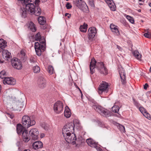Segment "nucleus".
<instances>
[{"instance_id": "obj_1", "label": "nucleus", "mask_w": 151, "mask_h": 151, "mask_svg": "<svg viewBox=\"0 0 151 151\" xmlns=\"http://www.w3.org/2000/svg\"><path fill=\"white\" fill-rule=\"evenodd\" d=\"M96 66L101 73L105 75L108 74L107 70L105 67L104 63L102 62L96 63L94 58H93L91 59L90 65V70L91 74L95 72Z\"/></svg>"}, {"instance_id": "obj_2", "label": "nucleus", "mask_w": 151, "mask_h": 151, "mask_svg": "<svg viewBox=\"0 0 151 151\" xmlns=\"http://www.w3.org/2000/svg\"><path fill=\"white\" fill-rule=\"evenodd\" d=\"M36 41H39L40 43L37 42L35 44V48L37 55L40 56L41 54V50H44L45 48V40L43 37H41L39 33H37L35 36Z\"/></svg>"}, {"instance_id": "obj_3", "label": "nucleus", "mask_w": 151, "mask_h": 151, "mask_svg": "<svg viewBox=\"0 0 151 151\" xmlns=\"http://www.w3.org/2000/svg\"><path fill=\"white\" fill-rule=\"evenodd\" d=\"M17 131L19 134H22L23 140L25 142H28L30 140L29 135L28 131L20 124H18L17 127Z\"/></svg>"}, {"instance_id": "obj_4", "label": "nucleus", "mask_w": 151, "mask_h": 151, "mask_svg": "<svg viewBox=\"0 0 151 151\" xmlns=\"http://www.w3.org/2000/svg\"><path fill=\"white\" fill-rule=\"evenodd\" d=\"M36 122L34 119H31L28 116L24 115L22 119V124L25 128H28L35 124Z\"/></svg>"}, {"instance_id": "obj_5", "label": "nucleus", "mask_w": 151, "mask_h": 151, "mask_svg": "<svg viewBox=\"0 0 151 151\" xmlns=\"http://www.w3.org/2000/svg\"><path fill=\"white\" fill-rule=\"evenodd\" d=\"M109 86L108 83L104 81H102L100 83L98 88V92L101 95L103 93H107L109 91Z\"/></svg>"}, {"instance_id": "obj_6", "label": "nucleus", "mask_w": 151, "mask_h": 151, "mask_svg": "<svg viewBox=\"0 0 151 151\" xmlns=\"http://www.w3.org/2000/svg\"><path fill=\"white\" fill-rule=\"evenodd\" d=\"M63 135L64 138L67 142L71 143L73 145L76 144V137L73 132L66 134V135Z\"/></svg>"}, {"instance_id": "obj_7", "label": "nucleus", "mask_w": 151, "mask_h": 151, "mask_svg": "<svg viewBox=\"0 0 151 151\" xmlns=\"http://www.w3.org/2000/svg\"><path fill=\"white\" fill-rule=\"evenodd\" d=\"M74 125L72 122L69 123L65 125L62 130V134L66 135V134L74 132Z\"/></svg>"}, {"instance_id": "obj_8", "label": "nucleus", "mask_w": 151, "mask_h": 151, "mask_svg": "<svg viewBox=\"0 0 151 151\" xmlns=\"http://www.w3.org/2000/svg\"><path fill=\"white\" fill-rule=\"evenodd\" d=\"M93 108L100 114L104 116L107 117L110 115L109 111L99 106L93 105Z\"/></svg>"}, {"instance_id": "obj_9", "label": "nucleus", "mask_w": 151, "mask_h": 151, "mask_svg": "<svg viewBox=\"0 0 151 151\" xmlns=\"http://www.w3.org/2000/svg\"><path fill=\"white\" fill-rule=\"evenodd\" d=\"M74 3L75 5L81 10L84 12L87 11L88 7L83 0H75Z\"/></svg>"}, {"instance_id": "obj_10", "label": "nucleus", "mask_w": 151, "mask_h": 151, "mask_svg": "<svg viewBox=\"0 0 151 151\" xmlns=\"http://www.w3.org/2000/svg\"><path fill=\"white\" fill-rule=\"evenodd\" d=\"M53 109L54 112L57 114L62 113L63 109V103L60 101H58L54 104Z\"/></svg>"}, {"instance_id": "obj_11", "label": "nucleus", "mask_w": 151, "mask_h": 151, "mask_svg": "<svg viewBox=\"0 0 151 151\" xmlns=\"http://www.w3.org/2000/svg\"><path fill=\"white\" fill-rule=\"evenodd\" d=\"M11 63L12 66L15 69L20 70L22 68L21 62L17 58H13L12 60Z\"/></svg>"}, {"instance_id": "obj_12", "label": "nucleus", "mask_w": 151, "mask_h": 151, "mask_svg": "<svg viewBox=\"0 0 151 151\" xmlns=\"http://www.w3.org/2000/svg\"><path fill=\"white\" fill-rule=\"evenodd\" d=\"M39 132L38 129L35 128L31 129L29 131L30 139H32L33 140H37L38 139Z\"/></svg>"}, {"instance_id": "obj_13", "label": "nucleus", "mask_w": 151, "mask_h": 151, "mask_svg": "<svg viewBox=\"0 0 151 151\" xmlns=\"http://www.w3.org/2000/svg\"><path fill=\"white\" fill-rule=\"evenodd\" d=\"M4 84L14 85L16 83L15 79L12 77H5L3 81Z\"/></svg>"}, {"instance_id": "obj_14", "label": "nucleus", "mask_w": 151, "mask_h": 151, "mask_svg": "<svg viewBox=\"0 0 151 151\" xmlns=\"http://www.w3.org/2000/svg\"><path fill=\"white\" fill-rule=\"evenodd\" d=\"M37 83L38 86L42 89L43 88L45 87L46 81L43 76L39 77L38 81Z\"/></svg>"}, {"instance_id": "obj_15", "label": "nucleus", "mask_w": 151, "mask_h": 151, "mask_svg": "<svg viewBox=\"0 0 151 151\" xmlns=\"http://www.w3.org/2000/svg\"><path fill=\"white\" fill-rule=\"evenodd\" d=\"M119 73L121 79V81L122 84H124L126 83L125 73L124 72V68L121 67L119 69Z\"/></svg>"}, {"instance_id": "obj_16", "label": "nucleus", "mask_w": 151, "mask_h": 151, "mask_svg": "<svg viewBox=\"0 0 151 151\" xmlns=\"http://www.w3.org/2000/svg\"><path fill=\"white\" fill-rule=\"evenodd\" d=\"M88 37L89 39L93 38L96 33V29L94 27H90L88 30Z\"/></svg>"}, {"instance_id": "obj_17", "label": "nucleus", "mask_w": 151, "mask_h": 151, "mask_svg": "<svg viewBox=\"0 0 151 151\" xmlns=\"http://www.w3.org/2000/svg\"><path fill=\"white\" fill-rule=\"evenodd\" d=\"M104 1L108 5L111 10L114 11L116 10V7L113 0H104Z\"/></svg>"}, {"instance_id": "obj_18", "label": "nucleus", "mask_w": 151, "mask_h": 151, "mask_svg": "<svg viewBox=\"0 0 151 151\" xmlns=\"http://www.w3.org/2000/svg\"><path fill=\"white\" fill-rule=\"evenodd\" d=\"M24 4L25 6V9L27 11L29 12V13L32 14L33 12V11L35 10V6L34 4L32 3H28Z\"/></svg>"}, {"instance_id": "obj_19", "label": "nucleus", "mask_w": 151, "mask_h": 151, "mask_svg": "<svg viewBox=\"0 0 151 151\" xmlns=\"http://www.w3.org/2000/svg\"><path fill=\"white\" fill-rule=\"evenodd\" d=\"M2 55L4 58L8 60L12 58L11 53L6 50H4L2 51Z\"/></svg>"}, {"instance_id": "obj_20", "label": "nucleus", "mask_w": 151, "mask_h": 151, "mask_svg": "<svg viewBox=\"0 0 151 151\" xmlns=\"http://www.w3.org/2000/svg\"><path fill=\"white\" fill-rule=\"evenodd\" d=\"M110 28L112 32L116 35H119V32L117 26L114 25L113 24H111L110 25Z\"/></svg>"}, {"instance_id": "obj_21", "label": "nucleus", "mask_w": 151, "mask_h": 151, "mask_svg": "<svg viewBox=\"0 0 151 151\" xmlns=\"http://www.w3.org/2000/svg\"><path fill=\"white\" fill-rule=\"evenodd\" d=\"M139 110L143 115L146 118L149 119H150V114L148 113L146 109L142 107H140L139 108Z\"/></svg>"}, {"instance_id": "obj_22", "label": "nucleus", "mask_w": 151, "mask_h": 151, "mask_svg": "<svg viewBox=\"0 0 151 151\" xmlns=\"http://www.w3.org/2000/svg\"><path fill=\"white\" fill-rule=\"evenodd\" d=\"M86 141L88 145L92 147L96 148L97 146V143L91 138L87 139Z\"/></svg>"}, {"instance_id": "obj_23", "label": "nucleus", "mask_w": 151, "mask_h": 151, "mask_svg": "<svg viewBox=\"0 0 151 151\" xmlns=\"http://www.w3.org/2000/svg\"><path fill=\"white\" fill-rule=\"evenodd\" d=\"M33 148L35 150H37L43 147V144L40 141L35 142L32 144Z\"/></svg>"}, {"instance_id": "obj_24", "label": "nucleus", "mask_w": 151, "mask_h": 151, "mask_svg": "<svg viewBox=\"0 0 151 151\" xmlns=\"http://www.w3.org/2000/svg\"><path fill=\"white\" fill-rule=\"evenodd\" d=\"M73 123L74 125V129L75 128L78 130H80L82 129V127L78 120L75 119Z\"/></svg>"}, {"instance_id": "obj_25", "label": "nucleus", "mask_w": 151, "mask_h": 151, "mask_svg": "<svg viewBox=\"0 0 151 151\" xmlns=\"http://www.w3.org/2000/svg\"><path fill=\"white\" fill-rule=\"evenodd\" d=\"M71 115L70 109L67 106L65 107L64 111V116L67 118H69Z\"/></svg>"}, {"instance_id": "obj_26", "label": "nucleus", "mask_w": 151, "mask_h": 151, "mask_svg": "<svg viewBox=\"0 0 151 151\" xmlns=\"http://www.w3.org/2000/svg\"><path fill=\"white\" fill-rule=\"evenodd\" d=\"M41 13V10L40 8L38 6H35V10L33 11L32 14H34L35 16L40 15Z\"/></svg>"}, {"instance_id": "obj_27", "label": "nucleus", "mask_w": 151, "mask_h": 151, "mask_svg": "<svg viewBox=\"0 0 151 151\" xmlns=\"http://www.w3.org/2000/svg\"><path fill=\"white\" fill-rule=\"evenodd\" d=\"M6 46V42L3 39H0V52Z\"/></svg>"}, {"instance_id": "obj_28", "label": "nucleus", "mask_w": 151, "mask_h": 151, "mask_svg": "<svg viewBox=\"0 0 151 151\" xmlns=\"http://www.w3.org/2000/svg\"><path fill=\"white\" fill-rule=\"evenodd\" d=\"M38 22L40 24L43 25L45 24L46 22V20L44 17L40 16L38 17Z\"/></svg>"}, {"instance_id": "obj_29", "label": "nucleus", "mask_w": 151, "mask_h": 151, "mask_svg": "<svg viewBox=\"0 0 151 151\" xmlns=\"http://www.w3.org/2000/svg\"><path fill=\"white\" fill-rule=\"evenodd\" d=\"M29 27L32 32H35L36 30V28L35 27V25L32 22L29 23Z\"/></svg>"}, {"instance_id": "obj_30", "label": "nucleus", "mask_w": 151, "mask_h": 151, "mask_svg": "<svg viewBox=\"0 0 151 151\" xmlns=\"http://www.w3.org/2000/svg\"><path fill=\"white\" fill-rule=\"evenodd\" d=\"M88 25L84 23L83 25H81L80 27V30L83 32H86V31Z\"/></svg>"}, {"instance_id": "obj_31", "label": "nucleus", "mask_w": 151, "mask_h": 151, "mask_svg": "<svg viewBox=\"0 0 151 151\" xmlns=\"http://www.w3.org/2000/svg\"><path fill=\"white\" fill-rule=\"evenodd\" d=\"M133 55L135 58L138 60H140L141 58V55H140L137 50H135L133 52Z\"/></svg>"}, {"instance_id": "obj_32", "label": "nucleus", "mask_w": 151, "mask_h": 151, "mask_svg": "<svg viewBox=\"0 0 151 151\" xmlns=\"http://www.w3.org/2000/svg\"><path fill=\"white\" fill-rule=\"evenodd\" d=\"M32 69L34 72L35 73L39 72L40 70L39 67L37 65L33 66Z\"/></svg>"}, {"instance_id": "obj_33", "label": "nucleus", "mask_w": 151, "mask_h": 151, "mask_svg": "<svg viewBox=\"0 0 151 151\" xmlns=\"http://www.w3.org/2000/svg\"><path fill=\"white\" fill-rule=\"evenodd\" d=\"M47 71L50 74H53L54 72V71L52 66L51 65L49 66L48 67Z\"/></svg>"}, {"instance_id": "obj_34", "label": "nucleus", "mask_w": 151, "mask_h": 151, "mask_svg": "<svg viewBox=\"0 0 151 151\" xmlns=\"http://www.w3.org/2000/svg\"><path fill=\"white\" fill-rule=\"evenodd\" d=\"M111 109L112 110L113 112L118 113V112L119 108L118 106L114 105L112 107Z\"/></svg>"}, {"instance_id": "obj_35", "label": "nucleus", "mask_w": 151, "mask_h": 151, "mask_svg": "<svg viewBox=\"0 0 151 151\" xmlns=\"http://www.w3.org/2000/svg\"><path fill=\"white\" fill-rule=\"evenodd\" d=\"M27 12H28V11H27L26 9H22L20 10V12L22 14V16L24 17H26Z\"/></svg>"}, {"instance_id": "obj_36", "label": "nucleus", "mask_w": 151, "mask_h": 151, "mask_svg": "<svg viewBox=\"0 0 151 151\" xmlns=\"http://www.w3.org/2000/svg\"><path fill=\"white\" fill-rule=\"evenodd\" d=\"M6 76V72L4 70H3L0 73V78H4Z\"/></svg>"}, {"instance_id": "obj_37", "label": "nucleus", "mask_w": 151, "mask_h": 151, "mask_svg": "<svg viewBox=\"0 0 151 151\" xmlns=\"http://www.w3.org/2000/svg\"><path fill=\"white\" fill-rule=\"evenodd\" d=\"M118 128L122 132H125V127L123 125L119 124L118 126Z\"/></svg>"}, {"instance_id": "obj_38", "label": "nucleus", "mask_w": 151, "mask_h": 151, "mask_svg": "<svg viewBox=\"0 0 151 151\" xmlns=\"http://www.w3.org/2000/svg\"><path fill=\"white\" fill-rule=\"evenodd\" d=\"M133 101L134 105L137 108L140 107V104L137 102V101L135 100L134 98H133Z\"/></svg>"}, {"instance_id": "obj_39", "label": "nucleus", "mask_w": 151, "mask_h": 151, "mask_svg": "<svg viewBox=\"0 0 151 151\" xmlns=\"http://www.w3.org/2000/svg\"><path fill=\"white\" fill-rule=\"evenodd\" d=\"M30 61L31 63H36V56H34L33 57H31L30 58Z\"/></svg>"}, {"instance_id": "obj_40", "label": "nucleus", "mask_w": 151, "mask_h": 151, "mask_svg": "<svg viewBox=\"0 0 151 151\" xmlns=\"http://www.w3.org/2000/svg\"><path fill=\"white\" fill-rule=\"evenodd\" d=\"M126 18L132 24L134 23V21L133 18L132 17L129 15H127Z\"/></svg>"}, {"instance_id": "obj_41", "label": "nucleus", "mask_w": 151, "mask_h": 151, "mask_svg": "<svg viewBox=\"0 0 151 151\" xmlns=\"http://www.w3.org/2000/svg\"><path fill=\"white\" fill-rule=\"evenodd\" d=\"M144 36L146 37L150 38H151V33L149 32H147L144 34Z\"/></svg>"}, {"instance_id": "obj_42", "label": "nucleus", "mask_w": 151, "mask_h": 151, "mask_svg": "<svg viewBox=\"0 0 151 151\" xmlns=\"http://www.w3.org/2000/svg\"><path fill=\"white\" fill-rule=\"evenodd\" d=\"M65 7L67 9H70L72 7V6L69 2H67L66 5Z\"/></svg>"}, {"instance_id": "obj_43", "label": "nucleus", "mask_w": 151, "mask_h": 151, "mask_svg": "<svg viewBox=\"0 0 151 151\" xmlns=\"http://www.w3.org/2000/svg\"><path fill=\"white\" fill-rule=\"evenodd\" d=\"M93 2V0H89V4L92 6H94V4Z\"/></svg>"}, {"instance_id": "obj_44", "label": "nucleus", "mask_w": 151, "mask_h": 151, "mask_svg": "<svg viewBox=\"0 0 151 151\" xmlns=\"http://www.w3.org/2000/svg\"><path fill=\"white\" fill-rule=\"evenodd\" d=\"M35 4L36 5V6H38V5L40 2V0H35Z\"/></svg>"}, {"instance_id": "obj_45", "label": "nucleus", "mask_w": 151, "mask_h": 151, "mask_svg": "<svg viewBox=\"0 0 151 151\" xmlns=\"http://www.w3.org/2000/svg\"><path fill=\"white\" fill-rule=\"evenodd\" d=\"M95 148H96V149L97 150V151H103L98 146H97Z\"/></svg>"}, {"instance_id": "obj_46", "label": "nucleus", "mask_w": 151, "mask_h": 151, "mask_svg": "<svg viewBox=\"0 0 151 151\" xmlns=\"http://www.w3.org/2000/svg\"><path fill=\"white\" fill-rule=\"evenodd\" d=\"M65 16H67L68 18H70L71 17V15L69 13H66L65 14Z\"/></svg>"}, {"instance_id": "obj_47", "label": "nucleus", "mask_w": 151, "mask_h": 151, "mask_svg": "<svg viewBox=\"0 0 151 151\" xmlns=\"http://www.w3.org/2000/svg\"><path fill=\"white\" fill-rule=\"evenodd\" d=\"M148 86V85L147 83H145L144 86V89H146L147 87Z\"/></svg>"}, {"instance_id": "obj_48", "label": "nucleus", "mask_w": 151, "mask_h": 151, "mask_svg": "<svg viewBox=\"0 0 151 151\" xmlns=\"http://www.w3.org/2000/svg\"><path fill=\"white\" fill-rule=\"evenodd\" d=\"M21 55L22 56H24L25 54L24 51L23 50H21L20 52Z\"/></svg>"}, {"instance_id": "obj_49", "label": "nucleus", "mask_w": 151, "mask_h": 151, "mask_svg": "<svg viewBox=\"0 0 151 151\" xmlns=\"http://www.w3.org/2000/svg\"><path fill=\"white\" fill-rule=\"evenodd\" d=\"M45 136V134L44 133H42L40 135V137L41 138Z\"/></svg>"}, {"instance_id": "obj_50", "label": "nucleus", "mask_w": 151, "mask_h": 151, "mask_svg": "<svg viewBox=\"0 0 151 151\" xmlns=\"http://www.w3.org/2000/svg\"><path fill=\"white\" fill-rule=\"evenodd\" d=\"M42 127H43L44 128V129H45V130H47L48 129V127L47 126V125H46V126H42Z\"/></svg>"}, {"instance_id": "obj_51", "label": "nucleus", "mask_w": 151, "mask_h": 151, "mask_svg": "<svg viewBox=\"0 0 151 151\" xmlns=\"http://www.w3.org/2000/svg\"><path fill=\"white\" fill-rule=\"evenodd\" d=\"M117 48L119 50H121V47L117 45Z\"/></svg>"}, {"instance_id": "obj_52", "label": "nucleus", "mask_w": 151, "mask_h": 151, "mask_svg": "<svg viewBox=\"0 0 151 151\" xmlns=\"http://www.w3.org/2000/svg\"><path fill=\"white\" fill-rule=\"evenodd\" d=\"M4 60H0V63H3L4 62Z\"/></svg>"}, {"instance_id": "obj_53", "label": "nucleus", "mask_w": 151, "mask_h": 151, "mask_svg": "<svg viewBox=\"0 0 151 151\" xmlns=\"http://www.w3.org/2000/svg\"><path fill=\"white\" fill-rule=\"evenodd\" d=\"M10 117L12 119L13 118L14 116L13 115H10Z\"/></svg>"}, {"instance_id": "obj_54", "label": "nucleus", "mask_w": 151, "mask_h": 151, "mask_svg": "<svg viewBox=\"0 0 151 151\" xmlns=\"http://www.w3.org/2000/svg\"><path fill=\"white\" fill-rule=\"evenodd\" d=\"M24 151H30V150L29 149H27L24 150Z\"/></svg>"}, {"instance_id": "obj_55", "label": "nucleus", "mask_w": 151, "mask_h": 151, "mask_svg": "<svg viewBox=\"0 0 151 151\" xmlns=\"http://www.w3.org/2000/svg\"><path fill=\"white\" fill-rule=\"evenodd\" d=\"M42 2H45L47 1V0H41Z\"/></svg>"}, {"instance_id": "obj_56", "label": "nucleus", "mask_w": 151, "mask_h": 151, "mask_svg": "<svg viewBox=\"0 0 151 151\" xmlns=\"http://www.w3.org/2000/svg\"><path fill=\"white\" fill-rule=\"evenodd\" d=\"M138 12H141V9H138Z\"/></svg>"}, {"instance_id": "obj_57", "label": "nucleus", "mask_w": 151, "mask_h": 151, "mask_svg": "<svg viewBox=\"0 0 151 151\" xmlns=\"http://www.w3.org/2000/svg\"><path fill=\"white\" fill-rule=\"evenodd\" d=\"M100 123H101V124L102 123H101V122H100ZM100 126H101V127H103V125H100Z\"/></svg>"}, {"instance_id": "obj_58", "label": "nucleus", "mask_w": 151, "mask_h": 151, "mask_svg": "<svg viewBox=\"0 0 151 151\" xmlns=\"http://www.w3.org/2000/svg\"><path fill=\"white\" fill-rule=\"evenodd\" d=\"M150 71L151 72V66L150 67V69H149Z\"/></svg>"}, {"instance_id": "obj_59", "label": "nucleus", "mask_w": 151, "mask_h": 151, "mask_svg": "<svg viewBox=\"0 0 151 151\" xmlns=\"http://www.w3.org/2000/svg\"><path fill=\"white\" fill-rule=\"evenodd\" d=\"M149 6L151 7V3L149 4Z\"/></svg>"}, {"instance_id": "obj_60", "label": "nucleus", "mask_w": 151, "mask_h": 151, "mask_svg": "<svg viewBox=\"0 0 151 151\" xmlns=\"http://www.w3.org/2000/svg\"><path fill=\"white\" fill-rule=\"evenodd\" d=\"M139 0V1H142V0Z\"/></svg>"}, {"instance_id": "obj_61", "label": "nucleus", "mask_w": 151, "mask_h": 151, "mask_svg": "<svg viewBox=\"0 0 151 151\" xmlns=\"http://www.w3.org/2000/svg\"><path fill=\"white\" fill-rule=\"evenodd\" d=\"M150 150V151H151V149H150V150Z\"/></svg>"}, {"instance_id": "obj_62", "label": "nucleus", "mask_w": 151, "mask_h": 151, "mask_svg": "<svg viewBox=\"0 0 151 151\" xmlns=\"http://www.w3.org/2000/svg\"><path fill=\"white\" fill-rule=\"evenodd\" d=\"M18 110H19V111H20V110H20V109H19Z\"/></svg>"}, {"instance_id": "obj_63", "label": "nucleus", "mask_w": 151, "mask_h": 151, "mask_svg": "<svg viewBox=\"0 0 151 151\" xmlns=\"http://www.w3.org/2000/svg\"><path fill=\"white\" fill-rule=\"evenodd\" d=\"M79 90H80L81 92V91L79 89Z\"/></svg>"}, {"instance_id": "obj_64", "label": "nucleus", "mask_w": 151, "mask_h": 151, "mask_svg": "<svg viewBox=\"0 0 151 151\" xmlns=\"http://www.w3.org/2000/svg\"><path fill=\"white\" fill-rule=\"evenodd\" d=\"M150 11L151 12V9H150Z\"/></svg>"}]
</instances>
